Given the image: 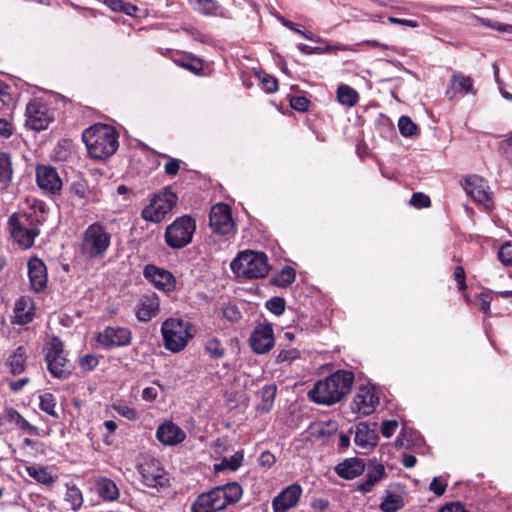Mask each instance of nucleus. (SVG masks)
<instances>
[{"label":"nucleus","mask_w":512,"mask_h":512,"mask_svg":"<svg viewBox=\"0 0 512 512\" xmlns=\"http://www.w3.org/2000/svg\"><path fill=\"white\" fill-rule=\"evenodd\" d=\"M354 383V373L347 370H337L325 379L319 380L309 391V398L321 405H333L350 393Z\"/></svg>","instance_id":"nucleus-1"},{"label":"nucleus","mask_w":512,"mask_h":512,"mask_svg":"<svg viewBox=\"0 0 512 512\" xmlns=\"http://www.w3.org/2000/svg\"><path fill=\"white\" fill-rule=\"evenodd\" d=\"M112 244V233L109 227L96 221L88 225L79 235L77 250L86 261L94 262L106 257Z\"/></svg>","instance_id":"nucleus-2"},{"label":"nucleus","mask_w":512,"mask_h":512,"mask_svg":"<svg viewBox=\"0 0 512 512\" xmlns=\"http://www.w3.org/2000/svg\"><path fill=\"white\" fill-rule=\"evenodd\" d=\"M243 494L238 482H229L216 486L197 496L191 506V512H216L237 503Z\"/></svg>","instance_id":"nucleus-3"},{"label":"nucleus","mask_w":512,"mask_h":512,"mask_svg":"<svg viewBox=\"0 0 512 512\" xmlns=\"http://www.w3.org/2000/svg\"><path fill=\"white\" fill-rule=\"evenodd\" d=\"M82 139L90 156L101 160L113 155L119 145L116 131L104 124L93 125L85 129Z\"/></svg>","instance_id":"nucleus-4"},{"label":"nucleus","mask_w":512,"mask_h":512,"mask_svg":"<svg viewBox=\"0 0 512 512\" xmlns=\"http://www.w3.org/2000/svg\"><path fill=\"white\" fill-rule=\"evenodd\" d=\"M230 266L238 276L250 279L265 277L269 271L267 256L262 252H240Z\"/></svg>","instance_id":"nucleus-5"},{"label":"nucleus","mask_w":512,"mask_h":512,"mask_svg":"<svg viewBox=\"0 0 512 512\" xmlns=\"http://www.w3.org/2000/svg\"><path fill=\"white\" fill-rule=\"evenodd\" d=\"M196 231V221L189 215L177 217L166 227L164 240L171 249H182L188 246Z\"/></svg>","instance_id":"nucleus-6"},{"label":"nucleus","mask_w":512,"mask_h":512,"mask_svg":"<svg viewBox=\"0 0 512 512\" xmlns=\"http://www.w3.org/2000/svg\"><path fill=\"white\" fill-rule=\"evenodd\" d=\"M164 346L167 350L178 353L182 351L192 338L190 323L180 319H167L161 327Z\"/></svg>","instance_id":"nucleus-7"},{"label":"nucleus","mask_w":512,"mask_h":512,"mask_svg":"<svg viewBox=\"0 0 512 512\" xmlns=\"http://www.w3.org/2000/svg\"><path fill=\"white\" fill-rule=\"evenodd\" d=\"M177 195L169 188H164L156 194L141 212L145 221L160 223L177 204Z\"/></svg>","instance_id":"nucleus-8"},{"label":"nucleus","mask_w":512,"mask_h":512,"mask_svg":"<svg viewBox=\"0 0 512 512\" xmlns=\"http://www.w3.org/2000/svg\"><path fill=\"white\" fill-rule=\"evenodd\" d=\"M45 361L50 374L54 378L66 379L71 370L64 354L63 343L58 338H53L44 348Z\"/></svg>","instance_id":"nucleus-9"},{"label":"nucleus","mask_w":512,"mask_h":512,"mask_svg":"<svg viewBox=\"0 0 512 512\" xmlns=\"http://www.w3.org/2000/svg\"><path fill=\"white\" fill-rule=\"evenodd\" d=\"M209 226L214 233L230 235L234 232V221L229 205L225 203L215 204L210 211Z\"/></svg>","instance_id":"nucleus-10"},{"label":"nucleus","mask_w":512,"mask_h":512,"mask_svg":"<svg viewBox=\"0 0 512 512\" xmlns=\"http://www.w3.org/2000/svg\"><path fill=\"white\" fill-rule=\"evenodd\" d=\"M138 471L142 478V483L150 488L166 487L169 480L165 471L160 466L159 461L155 459L146 460L138 466Z\"/></svg>","instance_id":"nucleus-11"},{"label":"nucleus","mask_w":512,"mask_h":512,"mask_svg":"<svg viewBox=\"0 0 512 512\" xmlns=\"http://www.w3.org/2000/svg\"><path fill=\"white\" fill-rule=\"evenodd\" d=\"M26 116L27 126L36 131L46 129L53 121V113L47 105L38 101H32L27 105Z\"/></svg>","instance_id":"nucleus-12"},{"label":"nucleus","mask_w":512,"mask_h":512,"mask_svg":"<svg viewBox=\"0 0 512 512\" xmlns=\"http://www.w3.org/2000/svg\"><path fill=\"white\" fill-rule=\"evenodd\" d=\"M249 342L257 354H264L274 346V332L270 323L259 324L250 335Z\"/></svg>","instance_id":"nucleus-13"},{"label":"nucleus","mask_w":512,"mask_h":512,"mask_svg":"<svg viewBox=\"0 0 512 512\" xmlns=\"http://www.w3.org/2000/svg\"><path fill=\"white\" fill-rule=\"evenodd\" d=\"M36 182L40 189L52 195L59 193L63 185L57 170L49 165L36 167Z\"/></svg>","instance_id":"nucleus-14"},{"label":"nucleus","mask_w":512,"mask_h":512,"mask_svg":"<svg viewBox=\"0 0 512 512\" xmlns=\"http://www.w3.org/2000/svg\"><path fill=\"white\" fill-rule=\"evenodd\" d=\"M462 187L475 202L489 207L491 194L488 191L487 182L482 177L477 175L468 176L463 180Z\"/></svg>","instance_id":"nucleus-15"},{"label":"nucleus","mask_w":512,"mask_h":512,"mask_svg":"<svg viewBox=\"0 0 512 512\" xmlns=\"http://www.w3.org/2000/svg\"><path fill=\"white\" fill-rule=\"evenodd\" d=\"M8 224L13 239L24 248H30L40 233L37 227L27 228L16 214L9 217Z\"/></svg>","instance_id":"nucleus-16"},{"label":"nucleus","mask_w":512,"mask_h":512,"mask_svg":"<svg viewBox=\"0 0 512 512\" xmlns=\"http://www.w3.org/2000/svg\"><path fill=\"white\" fill-rule=\"evenodd\" d=\"M97 340L105 348L127 346L131 342V331L124 327H106Z\"/></svg>","instance_id":"nucleus-17"},{"label":"nucleus","mask_w":512,"mask_h":512,"mask_svg":"<svg viewBox=\"0 0 512 512\" xmlns=\"http://www.w3.org/2000/svg\"><path fill=\"white\" fill-rule=\"evenodd\" d=\"M302 495V488L299 484H291L284 488L272 500V508L274 512H287L294 507Z\"/></svg>","instance_id":"nucleus-18"},{"label":"nucleus","mask_w":512,"mask_h":512,"mask_svg":"<svg viewBox=\"0 0 512 512\" xmlns=\"http://www.w3.org/2000/svg\"><path fill=\"white\" fill-rule=\"evenodd\" d=\"M155 436L165 446H176L186 439L185 431L172 421L160 424Z\"/></svg>","instance_id":"nucleus-19"},{"label":"nucleus","mask_w":512,"mask_h":512,"mask_svg":"<svg viewBox=\"0 0 512 512\" xmlns=\"http://www.w3.org/2000/svg\"><path fill=\"white\" fill-rule=\"evenodd\" d=\"M144 276L159 290L170 292L176 287L174 275L170 271L158 268L154 265H147L145 267Z\"/></svg>","instance_id":"nucleus-20"},{"label":"nucleus","mask_w":512,"mask_h":512,"mask_svg":"<svg viewBox=\"0 0 512 512\" xmlns=\"http://www.w3.org/2000/svg\"><path fill=\"white\" fill-rule=\"evenodd\" d=\"M377 403L378 397L375 393L370 388L361 387L353 399L351 410L362 416H368L375 411Z\"/></svg>","instance_id":"nucleus-21"},{"label":"nucleus","mask_w":512,"mask_h":512,"mask_svg":"<svg viewBox=\"0 0 512 512\" xmlns=\"http://www.w3.org/2000/svg\"><path fill=\"white\" fill-rule=\"evenodd\" d=\"M379 436L375 428L364 422L356 426L354 442L361 449L359 453L367 454L378 444Z\"/></svg>","instance_id":"nucleus-22"},{"label":"nucleus","mask_w":512,"mask_h":512,"mask_svg":"<svg viewBox=\"0 0 512 512\" xmlns=\"http://www.w3.org/2000/svg\"><path fill=\"white\" fill-rule=\"evenodd\" d=\"M28 277L34 291H42L48 281L47 268L45 263L38 257L31 258L27 263Z\"/></svg>","instance_id":"nucleus-23"},{"label":"nucleus","mask_w":512,"mask_h":512,"mask_svg":"<svg viewBox=\"0 0 512 512\" xmlns=\"http://www.w3.org/2000/svg\"><path fill=\"white\" fill-rule=\"evenodd\" d=\"M35 315V306L31 298L22 296L15 301L11 323L14 325H26Z\"/></svg>","instance_id":"nucleus-24"},{"label":"nucleus","mask_w":512,"mask_h":512,"mask_svg":"<svg viewBox=\"0 0 512 512\" xmlns=\"http://www.w3.org/2000/svg\"><path fill=\"white\" fill-rule=\"evenodd\" d=\"M159 311V299L156 294H147L141 297L136 310L139 321H150Z\"/></svg>","instance_id":"nucleus-25"},{"label":"nucleus","mask_w":512,"mask_h":512,"mask_svg":"<svg viewBox=\"0 0 512 512\" xmlns=\"http://www.w3.org/2000/svg\"><path fill=\"white\" fill-rule=\"evenodd\" d=\"M451 90L446 91V95L450 100L454 98L456 93L464 92L465 94H476L474 89L473 79L466 76L461 72H455L450 80Z\"/></svg>","instance_id":"nucleus-26"},{"label":"nucleus","mask_w":512,"mask_h":512,"mask_svg":"<svg viewBox=\"0 0 512 512\" xmlns=\"http://www.w3.org/2000/svg\"><path fill=\"white\" fill-rule=\"evenodd\" d=\"M365 470L363 460L358 458L346 459L335 467V471L341 478L352 480L361 475Z\"/></svg>","instance_id":"nucleus-27"},{"label":"nucleus","mask_w":512,"mask_h":512,"mask_svg":"<svg viewBox=\"0 0 512 512\" xmlns=\"http://www.w3.org/2000/svg\"><path fill=\"white\" fill-rule=\"evenodd\" d=\"M385 477V468L378 462H371L368 466L365 480L358 485V490L362 493L372 491L376 483Z\"/></svg>","instance_id":"nucleus-28"},{"label":"nucleus","mask_w":512,"mask_h":512,"mask_svg":"<svg viewBox=\"0 0 512 512\" xmlns=\"http://www.w3.org/2000/svg\"><path fill=\"white\" fill-rule=\"evenodd\" d=\"M4 419L14 424L18 429L28 432L31 435H38L39 429L30 424L15 408L6 407L3 412Z\"/></svg>","instance_id":"nucleus-29"},{"label":"nucleus","mask_w":512,"mask_h":512,"mask_svg":"<svg viewBox=\"0 0 512 512\" xmlns=\"http://www.w3.org/2000/svg\"><path fill=\"white\" fill-rule=\"evenodd\" d=\"M98 495L105 501H115L119 498L120 492L116 483L107 477H98L95 480Z\"/></svg>","instance_id":"nucleus-30"},{"label":"nucleus","mask_w":512,"mask_h":512,"mask_svg":"<svg viewBox=\"0 0 512 512\" xmlns=\"http://www.w3.org/2000/svg\"><path fill=\"white\" fill-rule=\"evenodd\" d=\"M27 349L24 346L17 347L8 357L7 363L13 375H19L25 371Z\"/></svg>","instance_id":"nucleus-31"},{"label":"nucleus","mask_w":512,"mask_h":512,"mask_svg":"<svg viewBox=\"0 0 512 512\" xmlns=\"http://www.w3.org/2000/svg\"><path fill=\"white\" fill-rule=\"evenodd\" d=\"M244 460V451L238 450L231 457H224L219 463L214 464L215 471H237Z\"/></svg>","instance_id":"nucleus-32"},{"label":"nucleus","mask_w":512,"mask_h":512,"mask_svg":"<svg viewBox=\"0 0 512 512\" xmlns=\"http://www.w3.org/2000/svg\"><path fill=\"white\" fill-rule=\"evenodd\" d=\"M358 98L357 91L348 85L342 84L337 89V100L343 105L353 107L357 104Z\"/></svg>","instance_id":"nucleus-33"},{"label":"nucleus","mask_w":512,"mask_h":512,"mask_svg":"<svg viewBox=\"0 0 512 512\" xmlns=\"http://www.w3.org/2000/svg\"><path fill=\"white\" fill-rule=\"evenodd\" d=\"M277 393L276 385H265L261 391V404L258 406V410L261 413H267L271 410L273 402Z\"/></svg>","instance_id":"nucleus-34"},{"label":"nucleus","mask_w":512,"mask_h":512,"mask_svg":"<svg viewBox=\"0 0 512 512\" xmlns=\"http://www.w3.org/2000/svg\"><path fill=\"white\" fill-rule=\"evenodd\" d=\"M26 472L40 484L50 485L55 481V477L45 467L28 466L26 467Z\"/></svg>","instance_id":"nucleus-35"},{"label":"nucleus","mask_w":512,"mask_h":512,"mask_svg":"<svg viewBox=\"0 0 512 512\" xmlns=\"http://www.w3.org/2000/svg\"><path fill=\"white\" fill-rule=\"evenodd\" d=\"M13 176L11 156L8 153L0 152V183L8 185Z\"/></svg>","instance_id":"nucleus-36"},{"label":"nucleus","mask_w":512,"mask_h":512,"mask_svg":"<svg viewBox=\"0 0 512 512\" xmlns=\"http://www.w3.org/2000/svg\"><path fill=\"white\" fill-rule=\"evenodd\" d=\"M65 501L68 502L72 510H78L83 504V497L80 489L74 484H66Z\"/></svg>","instance_id":"nucleus-37"},{"label":"nucleus","mask_w":512,"mask_h":512,"mask_svg":"<svg viewBox=\"0 0 512 512\" xmlns=\"http://www.w3.org/2000/svg\"><path fill=\"white\" fill-rule=\"evenodd\" d=\"M39 408L48 415L59 418L56 411V398L52 393H44L39 396Z\"/></svg>","instance_id":"nucleus-38"},{"label":"nucleus","mask_w":512,"mask_h":512,"mask_svg":"<svg viewBox=\"0 0 512 512\" xmlns=\"http://www.w3.org/2000/svg\"><path fill=\"white\" fill-rule=\"evenodd\" d=\"M295 280V270L290 266H285L274 277L273 283L279 287L286 288Z\"/></svg>","instance_id":"nucleus-39"},{"label":"nucleus","mask_w":512,"mask_h":512,"mask_svg":"<svg viewBox=\"0 0 512 512\" xmlns=\"http://www.w3.org/2000/svg\"><path fill=\"white\" fill-rule=\"evenodd\" d=\"M195 5V9L206 15H217L220 5L215 0H190Z\"/></svg>","instance_id":"nucleus-40"},{"label":"nucleus","mask_w":512,"mask_h":512,"mask_svg":"<svg viewBox=\"0 0 512 512\" xmlns=\"http://www.w3.org/2000/svg\"><path fill=\"white\" fill-rule=\"evenodd\" d=\"M403 499L396 494H389L380 504L384 512H396L403 507Z\"/></svg>","instance_id":"nucleus-41"},{"label":"nucleus","mask_w":512,"mask_h":512,"mask_svg":"<svg viewBox=\"0 0 512 512\" xmlns=\"http://www.w3.org/2000/svg\"><path fill=\"white\" fill-rule=\"evenodd\" d=\"M498 152L508 161H512V129L505 135V138L499 142Z\"/></svg>","instance_id":"nucleus-42"},{"label":"nucleus","mask_w":512,"mask_h":512,"mask_svg":"<svg viewBox=\"0 0 512 512\" xmlns=\"http://www.w3.org/2000/svg\"><path fill=\"white\" fill-rule=\"evenodd\" d=\"M398 128L400 133L405 137L412 136L417 131L416 124L408 116H401L399 118Z\"/></svg>","instance_id":"nucleus-43"},{"label":"nucleus","mask_w":512,"mask_h":512,"mask_svg":"<svg viewBox=\"0 0 512 512\" xmlns=\"http://www.w3.org/2000/svg\"><path fill=\"white\" fill-rule=\"evenodd\" d=\"M206 352L213 358L219 359L224 356L225 350L220 341L216 338L209 339L205 346Z\"/></svg>","instance_id":"nucleus-44"},{"label":"nucleus","mask_w":512,"mask_h":512,"mask_svg":"<svg viewBox=\"0 0 512 512\" xmlns=\"http://www.w3.org/2000/svg\"><path fill=\"white\" fill-rule=\"evenodd\" d=\"M265 306L270 312L280 316L285 311V300L282 297H272L266 302Z\"/></svg>","instance_id":"nucleus-45"},{"label":"nucleus","mask_w":512,"mask_h":512,"mask_svg":"<svg viewBox=\"0 0 512 512\" xmlns=\"http://www.w3.org/2000/svg\"><path fill=\"white\" fill-rule=\"evenodd\" d=\"M258 78L266 92L274 93L277 91L278 82L275 77L270 76L266 73H259Z\"/></svg>","instance_id":"nucleus-46"},{"label":"nucleus","mask_w":512,"mask_h":512,"mask_svg":"<svg viewBox=\"0 0 512 512\" xmlns=\"http://www.w3.org/2000/svg\"><path fill=\"white\" fill-rule=\"evenodd\" d=\"M500 262L505 266H512V244L509 242L504 243L498 252Z\"/></svg>","instance_id":"nucleus-47"},{"label":"nucleus","mask_w":512,"mask_h":512,"mask_svg":"<svg viewBox=\"0 0 512 512\" xmlns=\"http://www.w3.org/2000/svg\"><path fill=\"white\" fill-rule=\"evenodd\" d=\"M447 487V482L442 477H434L430 483L429 490L436 496H442Z\"/></svg>","instance_id":"nucleus-48"},{"label":"nucleus","mask_w":512,"mask_h":512,"mask_svg":"<svg viewBox=\"0 0 512 512\" xmlns=\"http://www.w3.org/2000/svg\"><path fill=\"white\" fill-rule=\"evenodd\" d=\"M410 204L416 208H427L430 206L431 201L427 195L417 192L413 193L410 199Z\"/></svg>","instance_id":"nucleus-49"},{"label":"nucleus","mask_w":512,"mask_h":512,"mask_svg":"<svg viewBox=\"0 0 512 512\" xmlns=\"http://www.w3.org/2000/svg\"><path fill=\"white\" fill-rule=\"evenodd\" d=\"M98 363V358L93 354H87L79 360V365L84 371H92Z\"/></svg>","instance_id":"nucleus-50"},{"label":"nucleus","mask_w":512,"mask_h":512,"mask_svg":"<svg viewBox=\"0 0 512 512\" xmlns=\"http://www.w3.org/2000/svg\"><path fill=\"white\" fill-rule=\"evenodd\" d=\"M309 100L304 96H295L290 100V105L294 110L305 112L309 108Z\"/></svg>","instance_id":"nucleus-51"},{"label":"nucleus","mask_w":512,"mask_h":512,"mask_svg":"<svg viewBox=\"0 0 512 512\" xmlns=\"http://www.w3.org/2000/svg\"><path fill=\"white\" fill-rule=\"evenodd\" d=\"M397 428L398 422L396 420H385L381 425V433L385 438H390Z\"/></svg>","instance_id":"nucleus-52"},{"label":"nucleus","mask_w":512,"mask_h":512,"mask_svg":"<svg viewBox=\"0 0 512 512\" xmlns=\"http://www.w3.org/2000/svg\"><path fill=\"white\" fill-rule=\"evenodd\" d=\"M454 279L458 283L459 290H465L467 288L466 284V274L462 266H456L453 272Z\"/></svg>","instance_id":"nucleus-53"},{"label":"nucleus","mask_w":512,"mask_h":512,"mask_svg":"<svg viewBox=\"0 0 512 512\" xmlns=\"http://www.w3.org/2000/svg\"><path fill=\"white\" fill-rule=\"evenodd\" d=\"M115 410L117 413L128 420H135L137 418V411L134 408H131L127 405H119L115 406Z\"/></svg>","instance_id":"nucleus-54"},{"label":"nucleus","mask_w":512,"mask_h":512,"mask_svg":"<svg viewBox=\"0 0 512 512\" xmlns=\"http://www.w3.org/2000/svg\"><path fill=\"white\" fill-rule=\"evenodd\" d=\"M299 357V352L296 349L282 350L277 356L278 362H290Z\"/></svg>","instance_id":"nucleus-55"},{"label":"nucleus","mask_w":512,"mask_h":512,"mask_svg":"<svg viewBox=\"0 0 512 512\" xmlns=\"http://www.w3.org/2000/svg\"><path fill=\"white\" fill-rule=\"evenodd\" d=\"M223 315L230 322H236L241 318V313L235 306H228L223 310Z\"/></svg>","instance_id":"nucleus-56"},{"label":"nucleus","mask_w":512,"mask_h":512,"mask_svg":"<svg viewBox=\"0 0 512 512\" xmlns=\"http://www.w3.org/2000/svg\"><path fill=\"white\" fill-rule=\"evenodd\" d=\"M276 461L275 456L270 451H264L259 457V464L263 467H271Z\"/></svg>","instance_id":"nucleus-57"},{"label":"nucleus","mask_w":512,"mask_h":512,"mask_svg":"<svg viewBox=\"0 0 512 512\" xmlns=\"http://www.w3.org/2000/svg\"><path fill=\"white\" fill-rule=\"evenodd\" d=\"M180 168L179 160L171 158L169 161L165 163L164 170L165 173L171 176H175Z\"/></svg>","instance_id":"nucleus-58"},{"label":"nucleus","mask_w":512,"mask_h":512,"mask_svg":"<svg viewBox=\"0 0 512 512\" xmlns=\"http://www.w3.org/2000/svg\"><path fill=\"white\" fill-rule=\"evenodd\" d=\"M180 66L191 72L197 73L202 69L203 64L199 59H194L192 61H183L180 63Z\"/></svg>","instance_id":"nucleus-59"},{"label":"nucleus","mask_w":512,"mask_h":512,"mask_svg":"<svg viewBox=\"0 0 512 512\" xmlns=\"http://www.w3.org/2000/svg\"><path fill=\"white\" fill-rule=\"evenodd\" d=\"M183 31H185L187 34L191 35L194 40L199 41L201 43H206L208 41V38L206 35L202 34L199 30H197L194 27H185L183 28Z\"/></svg>","instance_id":"nucleus-60"},{"label":"nucleus","mask_w":512,"mask_h":512,"mask_svg":"<svg viewBox=\"0 0 512 512\" xmlns=\"http://www.w3.org/2000/svg\"><path fill=\"white\" fill-rule=\"evenodd\" d=\"M13 134V127L6 119H0V136L9 138Z\"/></svg>","instance_id":"nucleus-61"},{"label":"nucleus","mask_w":512,"mask_h":512,"mask_svg":"<svg viewBox=\"0 0 512 512\" xmlns=\"http://www.w3.org/2000/svg\"><path fill=\"white\" fill-rule=\"evenodd\" d=\"M438 512H468L464 506L459 503H450L444 505Z\"/></svg>","instance_id":"nucleus-62"},{"label":"nucleus","mask_w":512,"mask_h":512,"mask_svg":"<svg viewBox=\"0 0 512 512\" xmlns=\"http://www.w3.org/2000/svg\"><path fill=\"white\" fill-rule=\"evenodd\" d=\"M158 396V391L155 387H146L142 391V399L148 402L154 401Z\"/></svg>","instance_id":"nucleus-63"},{"label":"nucleus","mask_w":512,"mask_h":512,"mask_svg":"<svg viewBox=\"0 0 512 512\" xmlns=\"http://www.w3.org/2000/svg\"><path fill=\"white\" fill-rule=\"evenodd\" d=\"M388 21L390 23H393V24L405 25V26L412 27V28H415V27L418 26V23L416 21L410 20V19H401V18H396V17H389Z\"/></svg>","instance_id":"nucleus-64"}]
</instances>
